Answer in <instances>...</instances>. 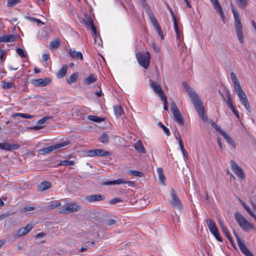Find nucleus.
Listing matches in <instances>:
<instances>
[{
	"label": "nucleus",
	"instance_id": "6e6552de",
	"mask_svg": "<svg viewBox=\"0 0 256 256\" xmlns=\"http://www.w3.org/2000/svg\"><path fill=\"white\" fill-rule=\"evenodd\" d=\"M230 166L235 174L242 180L245 179V174L242 169L234 161L230 162Z\"/></svg>",
	"mask_w": 256,
	"mask_h": 256
},
{
	"label": "nucleus",
	"instance_id": "c85d7f7f",
	"mask_svg": "<svg viewBox=\"0 0 256 256\" xmlns=\"http://www.w3.org/2000/svg\"><path fill=\"white\" fill-rule=\"evenodd\" d=\"M157 172L158 175L159 180L160 182V183L162 185L164 186L165 184V180L166 178L164 174H163L162 169L161 168H157Z\"/></svg>",
	"mask_w": 256,
	"mask_h": 256
},
{
	"label": "nucleus",
	"instance_id": "473e14b6",
	"mask_svg": "<svg viewBox=\"0 0 256 256\" xmlns=\"http://www.w3.org/2000/svg\"><path fill=\"white\" fill-rule=\"evenodd\" d=\"M230 78L234 84V88H240V84L239 83V82L237 78L236 75L234 72H232L230 74Z\"/></svg>",
	"mask_w": 256,
	"mask_h": 256
},
{
	"label": "nucleus",
	"instance_id": "9d476101",
	"mask_svg": "<svg viewBox=\"0 0 256 256\" xmlns=\"http://www.w3.org/2000/svg\"><path fill=\"white\" fill-rule=\"evenodd\" d=\"M80 208V206L72 204L64 208L61 211L58 212L59 214H68L78 212Z\"/></svg>",
	"mask_w": 256,
	"mask_h": 256
},
{
	"label": "nucleus",
	"instance_id": "f257e3e1",
	"mask_svg": "<svg viewBox=\"0 0 256 256\" xmlns=\"http://www.w3.org/2000/svg\"><path fill=\"white\" fill-rule=\"evenodd\" d=\"M182 85L186 89L192 104H194L200 116L204 122H206L208 121V117L204 114V108L198 96L186 83L183 82Z\"/></svg>",
	"mask_w": 256,
	"mask_h": 256
},
{
	"label": "nucleus",
	"instance_id": "58836bf2",
	"mask_svg": "<svg viewBox=\"0 0 256 256\" xmlns=\"http://www.w3.org/2000/svg\"><path fill=\"white\" fill-rule=\"evenodd\" d=\"M60 40L59 38H56L50 43V48L51 49H56L60 46Z\"/></svg>",
	"mask_w": 256,
	"mask_h": 256
},
{
	"label": "nucleus",
	"instance_id": "ea45409f",
	"mask_svg": "<svg viewBox=\"0 0 256 256\" xmlns=\"http://www.w3.org/2000/svg\"><path fill=\"white\" fill-rule=\"evenodd\" d=\"M238 6L242 9H244L247 6L249 0H236Z\"/></svg>",
	"mask_w": 256,
	"mask_h": 256
},
{
	"label": "nucleus",
	"instance_id": "5fc2aeb1",
	"mask_svg": "<svg viewBox=\"0 0 256 256\" xmlns=\"http://www.w3.org/2000/svg\"><path fill=\"white\" fill-rule=\"evenodd\" d=\"M20 2V0H8V6L9 7H12L14 6L18 3Z\"/></svg>",
	"mask_w": 256,
	"mask_h": 256
},
{
	"label": "nucleus",
	"instance_id": "7ed1b4c3",
	"mask_svg": "<svg viewBox=\"0 0 256 256\" xmlns=\"http://www.w3.org/2000/svg\"><path fill=\"white\" fill-rule=\"evenodd\" d=\"M136 59L139 64L147 69L150 64V53L147 52H138L136 54Z\"/></svg>",
	"mask_w": 256,
	"mask_h": 256
},
{
	"label": "nucleus",
	"instance_id": "b1692460",
	"mask_svg": "<svg viewBox=\"0 0 256 256\" xmlns=\"http://www.w3.org/2000/svg\"><path fill=\"white\" fill-rule=\"evenodd\" d=\"M51 186V184L50 182L47 181H44L42 182L38 186V189L40 191L45 190Z\"/></svg>",
	"mask_w": 256,
	"mask_h": 256
},
{
	"label": "nucleus",
	"instance_id": "774afa93",
	"mask_svg": "<svg viewBox=\"0 0 256 256\" xmlns=\"http://www.w3.org/2000/svg\"><path fill=\"white\" fill-rule=\"evenodd\" d=\"M42 58L44 61H46L49 59L50 56L47 54H44L42 56Z\"/></svg>",
	"mask_w": 256,
	"mask_h": 256
},
{
	"label": "nucleus",
	"instance_id": "6ab92c4d",
	"mask_svg": "<svg viewBox=\"0 0 256 256\" xmlns=\"http://www.w3.org/2000/svg\"><path fill=\"white\" fill-rule=\"evenodd\" d=\"M104 198V196L100 194H93L86 197V200L88 202L100 201Z\"/></svg>",
	"mask_w": 256,
	"mask_h": 256
},
{
	"label": "nucleus",
	"instance_id": "603ef678",
	"mask_svg": "<svg viewBox=\"0 0 256 256\" xmlns=\"http://www.w3.org/2000/svg\"><path fill=\"white\" fill-rule=\"evenodd\" d=\"M34 210V207L32 206H26L21 209V212L22 213L32 211Z\"/></svg>",
	"mask_w": 256,
	"mask_h": 256
},
{
	"label": "nucleus",
	"instance_id": "6e6d98bb",
	"mask_svg": "<svg viewBox=\"0 0 256 256\" xmlns=\"http://www.w3.org/2000/svg\"><path fill=\"white\" fill-rule=\"evenodd\" d=\"M86 156L90 157L96 156V150H90L86 152Z\"/></svg>",
	"mask_w": 256,
	"mask_h": 256
},
{
	"label": "nucleus",
	"instance_id": "864d4df0",
	"mask_svg": "<svg viewBox=\"0 0 256 256\" xmlns=\"http://www.w3.org/2000/svg\"><path fill=\"white\" fill-rule=\"evenodd\" d=\"M16 53L22 58H26V54L24 52V50L21 48H17L16 50Z\"/></svg>",
	"mask_w": 256,
	"mask_h": 256
},
{
	"label": "nucleus",
	"instance_id": "79ce46f5",
	"mask_svg": "<svg viewBox=\"0 0 256 256\" xmlns=\"http://www.w3.org/2000/svg\"><path fill=\"white\" fill-rule=\"evenodd\" d=\"M128 174L129 176H135L142 177L143 176V174L142 172L134 170H130L128 172Z\"/></svg>",
	"mask_w": 256,
	"mask_h": 256
},
{
	"label": "nucleus",
	"instance_id": "f8f14e48",
	"mask_svg": "<svg viewBox=\"0 0 256 256\" xmlns=\"http://www.w3.org/2000/svg\"><path fill=\"white\" fill-rule=\"evenodd\" d=\"M150 86L154 92L158 95V96L162 98L164 96H166L161 88V86L158 84L156 82H154L153 81L150 82Z\"/></svg>",
	"mask_w": 256,
	"mask_h": 256
},
{
	"label": "nucleus",
	"instance_id": "393cba45",
	"mask_svg": "<svg viewBox=\"0 0 256 256\" xmlns=\"http://www.w3.org/2000/svg\"><path fill=\"white\" fill-rule=\"evenodd\" d=\"M234 215L235 219L239 226L244 223V222H246V220L238 212H236Z\"/></svg>",
	"mask_w": 256,
	"mask_h": 256
},
{
	"label": "nucleus",
	"instance_id": "dca6fc26",
	"mask_svg": "<svg viewBox=\"0 0 256 256\" xmlns=\"http://www.w3.org/2000/svg\"><path fill=\"white\" fill-rule=\"evenodd\" d=\"M211 2L213 4V6L215 10L220 14L221 16V18L222 21L224 20V15L222 8L218 2V0H210Z\"/></svg>",
	"mask_w": 256,
	"mask_h": 256
},
{
	"label": "nucleus",
	"instance_id": "412c9836",
	"mask_svg": "<svg viewBox=\"0 0 256 256\" xmlns=\"http://www.w3.org/2000/svg\"><path fill=\"white\" fill-rule=\"evenodd\" d=\"M242 229L246 232H248L250 230H256V228L252 224L248 222L247 220L246 222H244L240 226Z\"/></svg>",
	"mask_w": 256,
	"mask_h": 256
},
{
	"label": "nucleus",
	"instance_id": "0e129e2a",
	"mask_svg": "<svg viewBox=\"0 0 256 256\" xmlns=\"http://www.w3.org/2000/svg\"><path fill=\"white\" fill-rule=\"evenodd\" d=\"M242 104L244 106L245 108L248 111V112H252L251 108L248 102H247L243 104Z\"/></svg>",
	"mask_w": 256,
	"mask_h": 256
},
{
	"label": "nucleus",
	"instance_id": "a878e982",
	"mask_svg": "<svg viewBox=\"0 0 256 256\" xmlns=\"http://www.w3.org/2000/svg\"><path fill=\"white\" fill-rule=\"evenodd\" d=\"M234 215L235 219L239 226L244 223V222H246V220L238 212H236Z\"/></svg>",
	"mask_w": 256,
	"mask_h": 256
},
{
	"label": "nucleus",
	"instance_id": "f03ea898",
	"mask_svg": "<svg viewBox=\"0 0 256 256\" xmlns=\"http://www.w3.org/2000/svg\"><path fill=\"white\" fill-rule=\"evenodd\" d=\"M230 6L234 18V28L236 37L241 44H244V36L242 28V24L241 22L238 10L234 8L232 2H230Z\"/></svg>",
	"mask_w": 256,
	"mask_h": 256
},
{
	"label": "nucleus",
	"instance_id": "2eb2a0df",
	"mask_svg": "<svg viewBox=\"0 0 256 256\" xmlns=\"http://www.w3.org/2000/svg\"><path fill=\"white\" fill-rule=\"evenodd\" d=\"M32 228L33 226L32 224H28L26 226L20 228L17 232L18 237L20 238L26 235L28 233Z\"/></svg>",
	"mask_w": 256,
	"mask_h": 256
},
{
	"label": "nucleus",
	"instance_id": "13d9d810",
	"mask_svg": "<svg viewBox=\"0 0 256 256\" xmlns=\"http://www.w3.org/2000/svg\"><path fill=\"white\" fill-rule=\"evenodd\" d=\"M160 99L164 102V109L165 110H168V106H167L168 102H167L166 97L163 96V98H160Z\"/></svg>",
	"mask_w": 256,
	"mask_h": 256
},
{
	"label": "nucleus",
	"instance_id": "09e8293b",
	"mask_svg": "<svg viewBox=\"0 0 256 256\" xmlns=\"http://www.w3.org/2000/svg\"><path fill=\"white\" fill-rule=\"evenodd\" d=\"M114 110L115 114L117 116H120L123 112L122 107L118 105L115 106L114 107Z\"/></svg>",
	"mask_w": 256,
	"mask_h": 256
},
{
	"label": "nucleus",
	"instance_id": "49530a36",
	"mask_svg": "<svg viewBox=\"0 0 256 256\" xmlns=\"http://www.w3.org/2000/svg\"><path fill=\"white\" fill-rule=\"evenodd\" d=\"M88 120L97 122H102L104 120V118L96 116H88Z\"/></svg>",
	"mask_w": 256,
	"mask_h": 256
},
{
	"label": "nucleus",
	"instance_id": "bf43d9fd",
	"mask_svg": "<svg viewBox=\"0 0 256 256\" xmlns=\"http://www.w3.org/2000/svg\"><path fill=\"white\" fill-rule=\"evenodd\" d=\"M166 6H167L168 9L170 10V12L172 14L173 20L174 21L177 20L172 10V8L169 6V5L168 4H166Z\"/></svg>",
	"mask_w": 256,
	"mask_h": 256
},
{
	"label": "nucleus",
	"instance_id": "8fccbe9b",
	"mask_svg": "<svg viewBox=\"0 0 256 256\" xmlns=\"http://www.w3.org/2000/svg\"><path fill=\"white\" fill-rule=\"evenodd\" d=\"M158 125L164 130L166 136H169L170 135V132L168 128L165 126L161 122H158Z\"/></svg>",
	"mask_w": 256,
	"mask_h": 256
},
{
	"label": "nucleus",
	"instance_id": "f704fd0d",
	"mask_svg": "<svg viewBox=\"0 0 256 256\" xmlns=\"http://www.w3.org/2000/svg\"><path fill=\"white\" fill-rule=\"evenodd\" d=\"M12 118H15L16 116H20L26 119H30L34 118V116L28 114H22V113H14L12 114Z\"/></svg>",
	"mask_w": 256,
	"mask_h": 256
},
{
	"label": "nucleus",
	"instance_id": "a19ab883",
	"mask_svg": "<svg viewBox=\"0 0 256 256\" xmlns=\"http://www.w3.org/2000/svg\"><path fill=\"white\" fill-rule=\"evenodd\" d=\"M78 72H75L72 74L68 80V83L70 84L76 82L78 79Z\"/></svg>",
	"mask_w": 256,
	"mask_h": 256
},
{
	"label": "nucleus",
	"instance_id": "c9c22d12",
	"mask_svg": "<svg viewBox=\"0 0 256 256\" xmlns=\"http://www.w3.org/2000/svg\"><path fill=\"white\" fill-rule=\"evenodd\" d=\"M96 156H108L110 155V153L108 152L101 149H96Z\"/></svg>",
	"mask_w": 256,
	"mask_h": 256
},
{
	"label": "nucleus",
	"instance_id": "680f3d73",
	"mask_svg": "<svg viewBox=\"0 0 256 256\" xmlns=\"http://www.w3.org/2000/svg\"><path fill=\"white\" fill-rule=\"evenodd\" d=\"M122 200L118 198H115L112 200H111L110 202V203L111 204H114L117 202H122Z\"/></svg>",
	"mask_w": 256,
	"mask_h": 256
},
{
	"label": "nucleus",
	"instance_id": "c03bdc74",
	"mask_svg": "<svg viewBox=\"0 0 256 256\" xmlns=\"http://www.w3.org/2000/svg\"><path fill=\"white\" fill-rule=\"evenodd\" d=\"M1 86L2 88L7 90L12 88L14 86V85L12 82L2 81V82Z\"/></svg>",
	"mask_w": 256,
	"mask_h": 256
},
{
	"label": "nucleus",
	"instance_id": "e433bc0d",
	"mask_svg": "<svg viewBox=\"0 0 256 256\" xmlns=\"http://www.w3.org/2000/svg\"><path fill=\"white\" fill-rule=\"evenodd\" d=\"M96 78L93 74H90L88 77L85 78L84 82L87 84H90L96 82Z\"/></svg>",
	"mask_w": 256,
	"mask_h": 256
},
{
	"label": "nucleus",
	"instance_id": "ddd939ff",
	"mask_svg": "<svg viewBox=\"0 0 256 256\" xmlns=\"http://www.w3.org/2000/svg\"><path fill=\"white\" fill-rule=\"evenodd\" d=\"M50 82V79L48 78L33 80L32 83L36 86H44L48 85Z\"/></svg>",
	"mask_w": 256,
	"mask_h": 256
},
{
	"label": "nucleus",
	"instance_id": "052dcab7",
	"mask_svg": "<svg viewBox=\"0 0 256 256\" xmlns=\"http://www.w3.org/2000/svg\"><path fill=\"white\" fill-rule=\"evenodd\" d=\"M151 46L156 52H160V48L154 42H152Z\"/></svg>",
	"mask_w": 256,
	"mask_h": 256
},
{
	"label": "nucleus",
	"instance_id": "4c0bfd02",
	"mask_svg": "<svg viewBox=\"0 0 256 256\" xmlns=\"http://www.w3.org/2000/svg\"><path fill=\"white\" fill-rule=\"evenodd\" d=\"M210 124L212 126V127L216 130L219 132V133L222 136H224V131L220 128L212 120H210Z\"/></svg>",
	"mask_w": 256,
	"mask_h": 256
},
{
	"label": "nucleus",
	"instance_id": "0eeeda50",
	"mask_svg": "<svg viewBox=\"0 0 256 256\" xmlns=\"http://www.w3.org/2000/svg\"><path fill=\"white\" fill-rule=\"evenodd\" d=\"M170 106L172 112L175 120L180 125H184V121L182 116L175 102H172Z\"/></svg>",
	"mask_w": 256,
	"mask_h": 256
},
{
	"label": "nucleus",
	"instance_id": "9b49d317",
	"mask_svg": "<svg viewBox=\"0 0 256 256\" xmlns=\"http://www.w3.org/2000/svg\"><path fill=\"white\" fill-rule=\"evenodd\" d=\"M20 148V146L18 144H10L8 142L0 143V149L6 151H11L12 150H16Z\"/></svg>",
	"mask_w": 256,
	"mask_h": 256
},
{
	"label": "nucleus",
	"instance_id": "f3484780",
	"mask_svg": "<svg viewBox=\"0 0 256 256\" xmlns=\"http://www.w3.org/2000/svg\"><path fill=\"white\" fill-rule=\"evenodd\" d=\"M52 118V116H45L40 120L38 122L37 124H40L42 126H38L36 125L34 126L31 128H30L35 130H40L43 128L44 127V124L49 119H50Z\"/></svg>",
	"mask_w": 256,
	"mask_h": 256
},
{
	"label": "nucleus",
	"instance_id": "a211bd4d",
	"mask_svg": "<svg viewBox=\"0 0 256 256\" xmlns=\"http://www.w3.org/2000/svg\"><path fill=\"white\" fill-rule=\"evenodd\" d=\"M225 140L227 144L229 145L230 150L234 151L236 148V142L230 135L225 132Z\"/></svg>",
	"mask_w": 256,
	"mask_h": 256
},
{
	"label": "nucleus",
	"instance_id": "4468645a",
	"mask_svg": "<svg viewBox=\"0 0 256 256\" xmlns=\"http://www.w3.org/2000/svg\"><path fill=\"white\" fill-rule=\"evenodd\" d=\"M18 37V34H8L0 36V42H13Z\"/></svg>",
	"mask_w": 256,
	"mask_h": 256
},
{
	"label": "nucleus",
	"instance_id": "cd10ccee",
	"mask_svg": "<svg viewBox=\"0 0 256 256\" xmlns=\"http://www.w3.org/2000/svg\"><path fill=\"white\" fill-rule=\"evenodd\" d=\"M147 14H148V18L153 26L156 25L158 24L154 13L150 10H149V9L148 10Z\"/></svg>",
	"mask_w": 256,
	"mask_h": 256
},
{
	"label": "nucleus",
	"instance_id": "39448f33",
	"mask_svg": "<svg viewBox=\"0 0 256 256\" xmlns=\"http://www.w3.org/2000/svg\"><path fill=\"white\" fill-rule=\"evenodd\" d=\"M208 227L210 232L220 242H222V238L220 237L218 228L214 222L210 218H208L206 220Z\"/></svg>",
	"mask_w": 256,
	"mask_h": 256
},
{
	"label": "nucleus",
	"instance_id": "4d7b16f0",
	"mask_svg": "<svg viewBox=\"0 0 256 256\" xmlns=\"http://www.w3.org/2000/svg\"><path fill=\"white\" fill-rule=\"evenodd\" d=\"M90 29H91L92 30V31L93 32L94 34V36H95V38L94 39V42H96V38H97V36L98 35H99V34H97V32H96V26H94V24H93L92 26H91L90 28H89Z\"/></svg>",
	"mask_w": 256,
	"mask_h": 256
},
{
	"label": "nucleus",
	"instance_id": "aec40b11",
	"mask_svg": "<svg viewBox=\"0 0 256 256\" xmlns=\"http://www.w3.org/2000/svg\"><path fill=\"white\" fill-rule=\"evenodd\" d=\"M69 54L71 57L76 60H83V56L81 52L76 51L74 48H70L69 50Z\"/></svg>",
	"mask_w": 256,
	"mask_h": 256
},
{
	"label": "nucleus",
	"instance_id": "20e7f679",
	"mask_svg": "<svg viewBox=\"0 0 256 256\" xmlns=\"http://www.w3.org/2000/svg\"><path fill=\"white\" fill-rule=\"evenodd\" d=\"M70 142L66 140L61 143L56 144L54 145L50 146L38 150V152L40 154H45L51 152H52L64 146L70 144Z\"/></svg>",
	"mask_w": 256,
	"mask_h": 256
},
{
	"label": "nucleus",
	"instance_id": "3c124183",
	"mask_svg": "<svg viewBox=\"0 0 256 256\" xmlns=\"http://www.w3.org/2000/svg\"><path fill=\"white\" fill-rule=\"evenodd\" d=\"M100 142L104 144H107L108 142L109 138L106 133H103L102 135L100 138Z\"/></svg>",
	"mask_w": 256,
	"mask_h": 256
},
{
	"label": "nucleus",
	"instance_id": "2f4dec72",
	"mask_svg": "<svg viewBox=\"0 0 256 256\" xmlns=\"http://www.w3.org/2000/svg\"><path fill=\"white\" fill-rule=\"evenodd\" d=\"M48 36L49 35L47 31L44 29H42L39 31L38 34V38L39 40H42L44 38L48 39Z\"/></svg>",
	"mask_w": 256,
	"mask_h": 256
},
{
	"label": "nucleus",
	"instance_id": "c756f323",
	"mask_svg": "<svg viewBox=\"0 0 256 256\" xmlns=\"http://www.w3.org/2000/svg\"><path fill=\"white\" fill-rule=\"evenodd\" d=\"M134 148L136 151L140 153H146L145 149L140 140L138 141L134 144Z\"/></svg>",
	"mask_w": 256,
	"mask_h": 256
},
{
	"label": "nucleus",
	"instance_id": "1a4fd4ad",
	"mask_svg": "<svg viewBox=\"0 0 256 256\" xmlns=\"http://www.w3.org/2000/svg\"><path fill=\"white\" fill-rule=\"evenodd\" d=\"M236 240L238 245L243 254L246 256H254L252 253L248 250L247 247L245 246L244 244L242 242L241 239L236 235Z\"/></svg>",
	"mask_w": 256,
	"mask_h": 256
},
{
	"label": "nucleus",
	"instance_id": "7c9ffc66",
	"mask_svg": "<svg viewBox=\"0 0 256 256\" xmlns=\"http://www.w3.org/2000/svg\"><path fill=\"white\" fill-rule=\"evenodd\" d=\"M83 20L85 25L88 28L94 24L92 19L88 14L84 15Z\"/></svg>",
	"mask_w": 256,
	"mask_h": 256
},
{
	"label": "nucleus",
	"instance_id": "72a5a7b5",
	"mask_svg": "<svg viewBox=\"0 0 256 256\" xmlns=\"http://www.w3.org/2000/svg\"><path fill=\"white\" fill-rule=\"evenodd\" d=\"M60 205L61 204L58 202L52 201L49 202L47 208L50 210H54L59 207Z\"/></svg>",
	"mask_w": 256,
	"mask_h": 256
},
{
	"label": "nucleus",
	"instance_id": "37998d69",
	"mask_svg": "<svg viewBox=\"0 0 256 256\" xmlns=\"http://www.w3.org/2000/svg\"><path fill=\"white\" fill-rule=\"evenodd\" d=\"M174 30H175V32H176V38L178 40H180V30L178 28L177 20L174 21Z\"/></svg>",
	"mask_w": 256,
	"mask_h": 256
},
{
	"label": "nucleus",
	"instance_id": "423d86ee",
	"mask_svg": "<svg viewBox=\"0 0 256 256\" xmlns=\"http://www.w3.org/2000/svg\"><path fill=\"white\" fill-rule=\"evenodd\" d=\"M170 204L172 207L177 210H180L183 206L180 199L173 188H172L170 190Z\"/></svg>",
	"mask_w": 256,
	"mask_h": 256
},
{
	"label": "nucleus",
	"instance_id": "338daca9",
	"mask_svg": "<svg viewBox=\"0 0 256 256\" xmlns=\"http://www.w3.org/2000/svg\"><path fill=\"white\" fill-rule=\"evenodd\" d=\"M46 235V234L44 232H40L36 234L35 236V238H39L44 237Z\"/></svg>",
	"mask_w": 256,
	"mask_h": 256
},
{
	"label": "nucleus",
	"instance_id": "bb28decb",
	"mask_svg": "<svg viewBox=\"0 0 256 256\" xmlns=\"http://www.w3.org/2000/svg\"><path fill=\"white\" fill-rule=\"evenodd\" d=\"M234 215L235 219L239 226L244 223V222H246V220L238 212H236Z\"/></svg>",
	"mask_w": 256,
	"mask_h": 256
},
{
	"label": "nucleus",
	"instance_id": "e2e57ef3",
	"mask_svg": "<svg viewBox=\"0 0 256 256\" xmlns=\"http://www.w3.org/2000/svg\"><path fill=\"white\" fill-rule=\"evenodd\" d=\"M126 181L122 178H118L116 180H114V184H124Z\"/></svg>",
	"mask_w": 256,
	"mask_h": 256
},
{
	"label": "nucleus",
	"instance_id": "4be33fe9",
	"mask_svg": "<svg viewBox=\"0 0 256 256\" xmlns=\"http://www.w3.org/2000/svg\"><path fill=\"white\" fill-rule=\"evenodd\" d=\"M227 97H228V101H227L228 105L230 108V110L233 112V113L234 114V115L236 116V118L239 120H240V118L239 114H238V112L236 110L235 107L234 106V105L232 103V102L230 98V96L228 94L227 95Z\"/></svg>",
	"mask_w": 256,
	"mask_h": 256
},
{
	"label": "nucleus",
	"instance_id": "a18cd8bd",
	"mask_svg": "<svg viewBox=\"0 0 256 256\" xmlns=\"http://www.w3.org/2000/svg\"><path fill=\"white\" fill-rule=\"evenodd\" d=\"M234 89L237 93V94H238L240 100L244 98V96H246V95L240 86L238 88H235Z\"/></svg>",
	"mask_w": 256,
	"mask_h": 256
},
{
	"label": "nucleus",
	"instance_id": "5701e85b",
	"mask_svg": "<svg viewBox=\"0 0 256 256\" xmlns=\"http://www.w3.org/2000/svg\"><path fill=\"white\" fill-rule=\"evenodd\" d=\"M68 70L67 65L65 64L62 66V68L58 70L56 74V76L59 78H64Z\"/></svg>",
	"mask_w": 256,
	"mask_h": 256
},
{
	"label": "nucleus",
	"instance_id": "69168bd1",
	"mask_svg": "<svg viewBox=\"0 0 256 256\" xmlns=\"http://www.w3.org/2000/svg\"><path fill=\"white\" fill-rule=\"evenodd\" d=\"M239 202L242 206L246 210V208H248L250 207L248 206L240 198H238Z\"/></svg>",
	"mask_w": 256,
	"mask_h": 256
},
{
	"label": "nucleus",
	"instance_id": "de8ad7c7",
	"mask_svg": "<svg viewBox=\"0 0 256 256\" xmlns=\"http://www.w3.org/2000/svg\"><path fill=\"white\" fill-rule=\"evenodd\" d=\"M74 162L73 160H64L60 162L58 164V166H68L70 165H74Z\"/></svg>",
	"mask_w": 256,
	"mask_h": 256
}]
</instances>
